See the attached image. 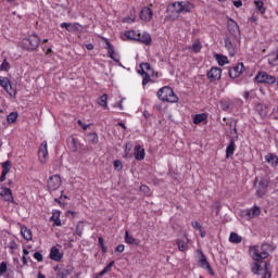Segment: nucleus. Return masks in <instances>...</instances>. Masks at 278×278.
<instances>
[{
	"label": "nucleus",
	"instance_id": "32",
	"mask_svg": "<svg viewBox=\"0 0 278 278\" xmlns=\"http://www.w3.org/2000/svg\"><path fill=\"white\" fill-rule=\"evenodd\" d=\"M268 64L270 66H278V50L275 51V52H271L269 55H268Z\"/></svg>",
	"mask_w": 278,
	"mask_h": 278
},
{
	"label": "nucleus",
	"instance_id": "52",
	"mask_svg": "<svg viewBox=\"0 0 278 278\" xmlns=\"http://www.w3.org/2000/svg\"><path fill=\"white\" fill-rule=\"evenodd\" d=\"M78 126H79L84 131H86V130L90 127V124H85L81 119H78Z\"/></svg>",
	"mask_w": 278,
	"mask_h": 278
},
{
	"label": "nucleus",
	"instance_id": "44",
	"mask_svg": "<svg viewBox=\"0 0 278 278\" xmlns=\"http://www.w3.org/2000/svg\"><path fill=\"white\" fill-rule=\"evenodd\" d=\"M113 167L116 172H121L124 168L123 163L119 160L113 161Z\"/></svg>",
	"mask_w": 278,
	"mask_h": 278
},
{
	"label": "nucleus",
	"instance_id": "3",
	"mask_svg": "<svg viewBox=\"0 0 278 278\" xmlns=\"http://www.w3.org/2000/svg\"><path fill=\"white\" fill-rule=\"evenodd\" d=\"M270 264H267L266 262H264V268L258 263H252L251 270L254 275H257L258 278H271L273 274L268 268Z\"/></svg>",
	"mask_w": 278,
	"mask_h": 278
},
{
	"label": "nucleus",
	"instance_id": "10",
	"mask_svg": "<svg viewBox=\"0 0 278 278\" xmlns=\"http://www.w3.org/2000/svg\"><path fill=\"white\" fill-rule=\"evenodd\" d=\"M39 162L46 164L49 160V150L47 141H41L38 152Z\"/></svg>",
	"mask_w": 278,
	"mask_h": 278
},
{
	"label": "nucleus",
	"instance_id": "54",
	"mask_svg": "<svg viewBox=\"0 0 278 278\" xmlns=\"http://www.w3.org/2000/svg\"><path fill=\"white\" fill-rule=\"evenodd\" d=\"M258 188L268 191V182H267V181H264V180H263V181H260V182H258Z\"/></svg>",
	"mask_w": 278,
	"mask_h": 278
},
{
	"label": "nucleus",
	"instance_id": "8",
	"mask_svg": "<svg viewBox=\"0 0 278 278\" xmlns=\"http://www.w3.org/2000/svg\"><path fill=\"white\" fill-rule=\"evenodd\" d=\"M0 86L9 93L10 97H16V89L12 86L9 77L1 76L0 77Z\"/></svg>",
	"mask_w": 278,
	"mask_h": 278
},
{
	"label": "nucleus",
	"instance_id": "47",
	"mask_svg": "<svg viewBox=\"0 0 278 278\" xmlns=\"http://www.w3.org/2000/svg\"><path fill=\"white\" fill-rule=\"evenodd\" d=\"M98 243H99V247L101 248V251L103 253H106L108 252V248L105 247L104 239L102 237L98 238Z\"/></svg>",
	"mask_w": 278,
	"mask_h": 278
},
{
	"label": "nucleus",
	"instance_id": "1",
	"mask_svg": "<svg viewBox=\"0 0 278 278\" xmlns=\"http://www.w3.org/2000/svg\"><path fill=\"white\" fill-rule=\"evenodd\" d=\"M156 97L162 102L178 103L179 97L175 93L170 86H163L156 92Z\"/></svg>",
	"mask_w": 278,
	"mask_h": 278
},
{
	"label": "nucleus",
	"instance_id": "31",
	"mask_svg": "<svg viewBox=\"0 0 278 278\" xmlns=\"http://www.w3.org/2000/svg\"><path fill=\"white\" fill-rule=\"evenodd\" d=\"M60 217H61V212L54 211V212H52V217H50V222H54V226L60 227V226H62V222H61Z\"/></svg>",
	"mask_w": 278,
	"mask_h": 278
},
{
	"label": "nucleus",
	"instance_id": "25",
	"mask_svg": "<svg viewBox=\"0 0 278 278\" xmlns=\"http://www.w3.org/2000/svg\"><path fill=\"white\" fill-rule=\"evenodd\" d=\"M181 13H191L194 10V4L190 1H180Z\"/></svg>",
	"mask_w": 278,
	"mask_h": 278
},
{
	"label": "nucleus",
	"instance_id": "64",
	"mask_svg": "<svg viewBox=\"0 0 278 278\" xmlns=\"http://www.w3.org/2000/svg\"><path fill=\"white\" fill-rule=\"evenodd\" d=\"M22 261H23L24 266L28 265V261H27V257L25 255H23Z\"/></svg>",
	"mask_w": 278,
	"mask_h": 278
},
{
	"label": "nucleus",
	"instance_id": "7",
	"mask_svg": "<svg viewBox=\"0 0 278 278\" xmlns=\"http://www.w3.org/2000/svg\"><path fill=\"white\" fill-rule=\"evenodd\" d=\"M254 80L257 84H267V85H275V83H277V78L275 76L264 71H260L254 77Z\"/></svg>",
	"mask_w": 278,
	"mask_h": 278
},
{
	"label": "nucleus",
	"instance_id": "4",
	"mask_svg": "<svg viewBox=\"0 0 278 278\" xmlns=\"http://www.w3.org/2000/svg\"><path fill=\"white\" fill-rule=\"evenodd\" d=\"M249 253H250V256L252 257V260H254L256 262L266 260L270 255V254H268V252L266 250H264V245H262V247L252 245L249 248Z\"/></svg>",
	"mask_w": 278,
	"mask_h": 278
},
{
	"label": "nucleus",
	"instance_id": "16",
	"mask_svg": "<svg viewBox=\"0 0 278 278\" xmlns=\"http://www.w3.org/2000/svg\"><path fill=\"white\" fill-rule=\"evenodd\" d=\"M168 11H172V13L174 14L172 20L173 21L177 20L179 17V15L182 14L181 2L180 1L173 2L169 5Z\"/></svg>",
	"mask_w": 278,
	"mask_h": 278
},
{
	"label": "nucleus",
	"instance_id": "57",
	"mask_svg": "<svg viewBox=\"0 0 278 278\" xmlns=\"http://www.w3.org/2000/svg\"><path fill=\"white\" fill-rule=\"evenodd\" d=\"M115 251L118 253H123L125 251V245L124 244H119L115 248Z\"/></svg>",
	"mask_w": 278,
	"mask_h": 278
},
{
	"label": "nucleus",
	"instance_id": "14",
	"mask_svg": "<svg viewBox=\"0 0 278 278\" xmlns=\"http://www.w3.org/2000/svg\"><path fill=\"white\" fill-rule=\"evenodd\" d=\"M222 75H223V70L220 67H212L207 72V78L210 79L211 83L222 79Z\"/></svg>",
	"mask_w": 278,
	"mask_h": 278
},
{
	"label": "nucleus",
	"instance_id": "45",
	"mask_svg": "<svg viewBox=\"0 0 278 278\" xmlns=\"http://www.w3.org/2000/svg\"><path fill=\"white\" fill-rule=\"evenodd\" d=\"M139 67L147 72H153V68L149 62H141Z\"/></svg>",
	"mask_w": 278,
	"mask_h": 278
},
{
	"label": "nucleus",
	"instance_id": "36",
	"mask_svg": "<svg viewBox=\"0 0 278 278\" xmlns=\"http://www.w3.org/2000/svg\"><path fill=\"white\" fill-rule=\"evenodd\" d=\"M254 5L256 8V10L262 14H266V8L264 7V1L262 0H255L254 1Z\"/></svg>",
	"mask_w": 278,
	"mask_h": 278
},
{
	"label": "nucleus",
	"instance_id": "41",
	"mask_svg": "<svg viewBox=\"0 0 278 278\" xmlns=\"http://www.w3.org/2000/svg\"><path fill=\"white\" fill-rule=\"evenodd\" d=\"M2 173L8 175L12 168V161H5L4 163H2Z\"/></svg>",
	"mask_w": 278,
	"mask_h": 278
},
{
	"label": "nucleus",
	"instance_id": "27",
	"mask_svg": "<svg viewBox=\"0 0 278 278\" xmlns=\"http://www.w3.org/2000/svg\"><path fill=\"white\" fill-rule=\"evenodd\" d=\"M262 214V208L258 207V206H253L252 208H250L248 212H247V216L250 218V219H253L254 217H257Z\"/></svg>",
	"mask_w": 278,
	"mask_h": 278
},
{
	"label": "nucleus",
	"instance_id": "30",
	"mask_svg": "<svg viewBox=\"0 0 278 278\" xmlns=\"http://www.w3.org/2000/svg\"><path fill=\"white\" fill-rule=\"evenodd\" d=\"M207 121V114L206 113H199L193 116V124L200 125Z\"/></svg>",
	"mask_w": 278,
	"mask_h": 278
},
{
	"label": "nucleus",
	"instance_id": "43",
	"mask_svg": "<svg viewBox=\"0 0 278 278\" xmlns=\"http://www.w3.org/2000/svg\"><path fill=\"white\" fill-rule=\"evenodd\" d=\"M17 117H18V114H17L16 112H11V113L8 115V122H9L10 124H13V123L16 122Z\"/></svg>",
	"mask_w": 278,
	"mask_h": 278
},
{
	"label": "nucleus",
	"instance_id": "23",
	"mask_svg": "<svg viewBox=\"0 0 278 278\" xmlns=\"http://www.w3.org/2000/svg\"><path fill=\"white\" fill-rule=\"evenodd\" d=\"M138 42L143 43L144 46H150L152 43V37L149 33H139Z\"/></svg>",
	"mask_w": 278,
	"mask_h": 278
},
{
	"label": "nucleus",
	"instance_id": "50",
	"mask_svg": "<svg viewBox=\"0 0 278 278\" xmlns=\"http://www.w3.org/2000/svg\"><path fill=\"white\" fill-rule=\"evenodd\" d=\"M41 51H43V54H46V56H49L50 54L53 53V49H52V46L48 47L47 46H43L41 48Z\"/></svg>",
	"mask_w": 278,
	"mask_h": 278
},
{
	"label": "nucleus",
	"instance_id": "46",
	"mask_svg": "<svg viewBox=\"0 0 278 278\" xmlns=\"http://www.w3.org/2000/svg\"><path fill=\"white\" fill-rule=\"evenodd\" d=\"M84 232V225L83 223H78V225H76V230L74 231V233H76V236L81 237Z\"/></svg>",
	"mask_w": 278,
	"mask_h": 278
},
{
	"label": "nucleus",
	"instance_id": "21",
	"mask_svg": "<svg viewBox=\"0 0 278 278\" xmlns=\"http://www.w3.org/2000/svg\"><path fill=\"white\" fill-rule=\"evenodd\" d=\"M62 258L63 254L60 252V250L56 247H52V249H50V260L60 262Z\"/></svg>",
	"mask_w": 278,
	"mask_h": 278
},
{
	"label": "nucleus",
	"instance_id": "49",
	"mask_svg": "<svg viewBox=\"0 0 278 278\" xmlns=\"http://www.w3.org/2000/svg\"><path fill=\"white\" fill-rule=\"evenodd\" d=\"M151 81V76L149 73L142 75V86L146 87Z\"/></svg>",
	"mask_w": 278,
	"mask_h": 278
},
{
	"label": "nucleus",
	"instance_id": "2",
	"mask_svg": "<svg viewBox=\"0 0 278 278\" xmlns=\"http://www.w3.org/2000/svg\"><path fill=\"white\" fill-rule=\"evenodd\" d=\"M39 46L40 37L37 34H31L22 40V47L29 52L37 51Z\"/></svg>",
	"mask_w": 278,
	"mask_h": 278
},
{
	"label": "nucleus",
	"instance_id": "9",
	"mask_svg": "<svg viewBox=\"0 0 278 278\" xmlns=\"http://www.w3.org/2000/svg\"><path fill=\"white\" fill-rule=\"evenodd\" d=\"M105 50L108 51V56L115 63H119V54L115 52L114 46L110 42L108 38H104Z\"/></svg>",
	"mask_w": 278,
	"mask_h": 278
},
{
	"label": "nucleus",
	"instance_id": "5",
	"mask_svg": "<svg viewBox=\"0 0 278 278\" xmlns=\"http://www.w3.org/2000/svg\"><path fill=\"white\" fill-rule=\"evenodd\" d=\"M224 43L229 56L235 58L238 54V50L240 49V41H238L237 38L227 36L224 40Z\"/></svg>",
	"mask_w": 278,
	"mask_h": 278
},
{
	"label": "nucleus",
	"instance_id": "20",
	"mask_svg": "<svg viewBox=\"0 0 278 278\" xmlns=\"http://www.w3.org/2000/svg\"><path fill=\"white\" fill-rule=\"evenodd\" d=\"M236 150H237V143L235 139H230L226 148V159L229 160L232 155H235Z\"/></svg>",
	"mask_w": 278,
	"mask_h": 278
},
{
	"label": "nucleus",
	"instance_id": "60",
	"mask_svg": "<svg viewBox=\"0 0 278 278\" xmlns=\"http://www.w3.org/2000/svg\"><path fill=\"white\" fill-rule=\"evenodd\" d=\"M138 74L142 77L148 74V72L144 68L140 67V70H138Z\"/></svg>",
	"mask_w": 278,
	"mask_h": 278
},
{
	"label": "nucleus",
	"instance_id": "63",
	"mask_svg": "<svg viewBox=\"0 0 278 278\" xmlns=\"http://www.w3.org/2000/svg\"><path fill=\"white\" fill-rule=\"evenodd\" d=\"M7 175H8V174H5V173H2V174H1V177H0V181H1V182L5 181Z\"/></svg>",
	"mask_w": 278,
	"mask_h": 278
},
{
	"label": "nucleus",
	"instance_id": "12",
	"mask_svg": "<svg viewBox=\"0 0 278 278\" xmlns=\"http://www.w3.org/2000/svg\"><path fill=\"white\" fill-rule=\"evenodd\" d=\"M62 185V179L59 175H52L48 178V190L56 191Z\"/></svg>",
	"mask_w": 278,
	"mask_h": 278
},
{
	"label": "nucleus",
	"instance_id": "53",
	"mask_svg": "<svg viewBox=\"0 0 278 278\" xmlns=\"http://www.w3.org/2000/svg\"><path fill=\"white\" fill-rule=\"evenodd\" d=\"M8 270V265L5 262H2L0 265V275L2 276Z\"/></svg>",
	"mask_w": 278,
	"mask_h": 278
},
{
	"label": "nucleus",
	"instance_id": "17",
	"mask_svg": "<svg viewBox=\"0 0 278 278\" xmlns=\"http://www.w3.org/2000/svg\"><path fill=\"white\" fill-rule=\"evenodd\" d=\"M80 27H81V24H79L78 22H76V23L63 22V23H61V28L67 30V33H72V34H75V33L79 31Z\"/></svg>",
	"mask_w": 278,
	"mask_h": 278
},
{
	"label": "nucleus",
	"instance_id": "35",
	"mask_svg": "<svg viewBox=\"0 0 278 278\" xmlns=\"http://www.w3.org/2000/svg\"><path fill=\"white\" fill-rule=\"evenodd\" d=\"M97 103L99 106H101L103 109H108V94L106 93L101 94L98 98Z\"/></svg>",
	"mask_w": 278,
	"mask_h": 278
},
{
	"label": "nucleus",
	"instance_id": "62",
	"mask_svg": "<svg viewBox=\"0 0 278 278\" xmlns=\"http://www.w3.org/2000/svg\"><path fill=\"white\" fill-rule=\"evenodd\" d=\"M10 249L11 250H16L17 249V244H16V242H11V244H10Z\"/></svg>",
	"mask_w": 278,
	"mask_h": 278
},
{
	"label": "nucleus",
	"instance_id": "33",
	"mask_svg": "<svg viewBox=\"0 0 278 278\" xmlns=\"http://www.w3.org/2000/svg\"><path fill=\"white\" fill-rule=\"evenodd\" d=\"M86 139H87V142L90 144H98V142H99V137H98L97 132H88L86 135Z\"/></svg>",
	"mask_w": 278,
	"mask_h": 278
},
{
	"label": "nucleus",
	"instance_id": "11",
	"mask_svg": "<svg viewBox=\"0 0 278 278\" xmlns=\"http://www.w3.org/2000/svg\"><path fill=\"white\" fill-rule=\"evenodd\" d=\"M244 73V63L239 62L235 66L229 68V77L231 79H238Z\"/></svg>",
	"mask_w": 278,
	"mask_h": 278
},
{
	"label": "nucleus",
	"instance_id": "13",
	"mask_svg": "<svg viewBox=\"0 0 278 278\" xmlns=\"http://www.w3.org/2000/svg\"><path fill=\"white\" fill-rule=\"evenodd\" d=\"M153 10L149 7H143L139 13V18L146 23H149L153 18Z\"/></svg>",
	"mask_w": 278,
	"mask_h": 278
},
{
	"label": "nucleus",
	"instance_id": "37",
	"mask_svg": "<svg viewBox=\"0 0 278 278\" xmlns=\"http://www.w3.org/2000/svg\"><path fill=\"white\" fill-rule=\"evenodd\" d=\"M202 49H203V45H202V42L200 40L193 41V43H192V52L194 54L200 53L202 51Z\"/></svg>",
	"mask_w": 278,
	"mask_h": 278
},
{
	"label": "nucleus",
	"instance_id": "51",
	"mask_svg": "<svg viewBox=\"0 0 278 278\" xmlns=\"http://www.w3.org/2000/svg\"><path fill=\"white\" fill-rule=\"evenodd\" d=\"M268 190H266V189H262V188H258L257 190H256V197H258V198H264L265 195H266V192H267Z\"/></svg>",
	"mask_w": 278,
	"mask_h": 278
},
{
	"label": "nucleus",
	"instance_id": "6",
	"mask_svg": "<svg viewBox=\"0 0 278 278\" xmlns=\"http://www.w3.org/2000/svg\"><path fill=\"white\" fill-rule=\"evenodd\" d=\"M227 29L230 38H235L238 42L242 41V35L240 34V26L233 18H228Z\"/></svg>",
	"mask_w": 278,
	"mask_h": 278
},
{
	"label": "nucleus",
	"instance_id": "34",
	"mask_svg": "<svg viewBox=\"0 0 278 278\" xmlns=\"http://www.w3.org/2000/svg\"><path fill=\"white\" fill-rule=\"evenodd\" d=\"M215 58H216V61L219 66H225V65L229 64L228 56H226L224 54H216Z\"/></svg>",
	"mask_w": 278,
	"mask_h": 278
},
{
	"label": "nucleus",
	"instance_id": "61",
	"mask_svg": "<svg viewBox=\"0 0 278 278\" xmlns=\"http://www.w3.org/2000/svg\"><path fill=\"white\" fill-rule=\"evenodd\" d=\"M251 97V92L250 91H244L243 93V98L245 101H249V98Z\"/></svg>",
	"mask_w": 278,
	"mask_h": 278
},
{
	"label": "nucleus",
	"instance_id": "18",
	"mask_svg": "<svg viewBox=\"0 0 278 278\" xmlns=\"http://www.w3.org/2000/svg\"><path fill=\"white\" fill-rule=\"evenodd\" d=\"M0 195L3 198V200H4L5 202L16 204V202L14 201L12 191H11L10 189H8V188H2V189H1V192H0Z\"/></svg>",
	"mask_w": 278,
	"mask_h": 278
},
{
	"label": "nucleus",
	"instance_id": "22",
	"mask_svg": "<svg viewBox=\"0 0 278 278\" xmlns=\"http://www.w3.org/2000/svg\"><path fill=\"white\" fill-rule=\"evenodd\" d=\"M125 243L127 244H131V245H135V247H139L141 241L137 238H134L131 235H129V231L126 230L125 231Z\"/></svg>",
	"mask_w": 278,
	"mask_h": 278
},
{
	"label": "nucleus",
	"instance_id": "28",
	"mask_svg": "<svg viewBox=\"0 0 278 278\" xmlns=\"http://www.w3.org/2000/svg\"><path fill=\"white\" fill-rule=\"evenodd\" d=\"M265 161L270 164L273 167H277L278 165V156H276L273 152L266 154Z\"/></svg>",
	"mask_w": 278,
	"mask_h": 278
},
{
	"label": "nucleus",
	"instance_id": "19",
	"mask_svg": "<svg viewBox=\"0 0 278 278\" xmlns=\"http://www.w3.org/2000/svg\"><path fill=\"white\" fill-rule=\"evenodd\" d=\"M134 156L137 161H142L146 159V150L142 146H135L134 148Z\"/></svg>",
	"mask_w": 278,
	"mask_h": 278
},
{
	"label": "nucleus",
	"instance_id": "48",
	"mask_svg": "<svg viewBox=\"0 0 278 278\" xmlns=\"http://www.w3.org/2000/svg\"><path fill=\"white\" fill-rule=\"evenodd\" d=\"M140 192H142L147 197L151 195V189L146 185L140 186Z\"/></svg>",
	"mask_w": 278,
	"mask_h": 278
},
{
	"label": "nucleus",
	"instance_id": "24",
	"mask_svg": "<svg viewBox=\"0 0 278 278\" xmlns=\"http://www.w3.org/2000/svg\"><path fill=\"white\" fill-rule=\"evenodd\" d=\"M189 243H190V240L187 237H185L184 239L177 240L178 250L180 252L188 251L189 250Z\"/></svg>",
	"mask_w": 278,
	"mask_h": 278
},
{
	"label": "nucleus",
	"instance_id": "58",
	"mask_svg": "<svg viewBox=\"0 0 278 278\" xmlns=\"http://www.w3.org/2000/svg\"><path fill=\"white\" fill-rule=\"evenodd\" d=\"M233 7L237 8V9L242 8V0H236V1H233Z\"/></svg>",
	"mask_w": 278,
	"mask_h": 278
},
{
	"label": "nucleus",
	"instance_id": "29",
	"mask_svg": "<svg viewBox=\"0 0 278 278\" xmlns=\"http://www.w3.org/2000/svg\"><path fill=\"white\" fill-rule=\"evenodd\" d=\"M21 233H22V236L25 240H27V241L33 240V231L28 227L22 226L21 227Z\"/></svg>",
	"mask_w": 278,
	"mask_h": 278
},
{
	"label": "nucleus",
	"instance_id": "38",
	"mask_svg": "<svg viewBox=\"0 0 278 278\" xmlns=\"http://www.w3.org/2000/svg\"><path fill=\"white\" fill-rule=\"evenodd\" d=\"M229 242L239 244L242 242V237H240L237 232H231L229 237Z\"/></svg>",
	"mask_w": 278,
	"mask_h": 278
},
{
	"label": "nucleus",
	"instance_id": "40",
	"mask_svg": "<svg viewBox=\"0 0 278 278\" xmlns=\"http://www.w3.org/2000/svg\"><path fill=\"white\" fill-rule=\"evenodd\" d=\"M115 265V261L110 262L100 273L99 276H104L106 273L112 270V267Z\"/></svg>",
	"mask_w": 278,
	"mask_h": 278
},
{
	"label": "nucleus",
	"instance_id": "55",
	"mask_svg": "<svg viewBox=\"0 0 278 278\" xmlns=\"http://www.w3.org/2000/svg\"><path fill=\"white\" fill-rule=\"evenodd\" d=\"M191 226L199 231L203 229L202 225L199 222H192Z\"/></svg>",
	"mask_w": 278,
	"mask_h": 278
},
{
	"label": "nucleus",
	"instance_id": "59",
	"mask_svg": "<svg viewBox=\"0 0 278 278\" xmlns=\"http://www.w3.org/2000/svg\"><path fill=\"white\" fill-rule=\"evenodd\" d=\"M85 48H86L87 51H92V50H94L93 43H86V45H85Z\"/></svg>",
	"mask_w": 278,
	"mask_h": 278
},
{
	"label": "nucleus",
	"instance_id": "56",
	"mask_svg": "<svg viewBox=\"0 0 278 278\" xmlns=\"http://www.w3.org/2000/svg\"><path fill=\"white\" fill-rule=\"evenodd\" d=\"M34 257L38 261V262H42L43 261V256L40 252H36L34 254Z\"/></svg>",
	"mask_w": 278,
	"mask_h": 278
},
{
	"label": "nucleus",
	"instance_id": "15",
	"mask_svg": "<svg viewBox=\"0 0 278 278\" xmlns=\"http://www.w3.org/2000/svg\"><path fill=\"white\" fill-rule=\"evenodd\" d=\"M199 266L202 267L203 269H206L210 275H212V276L215 275L214 269L212 268L210 262H207V258L203 252H201V258L199 260Z\"/></svg>",
	"mask_w": 278,
	"mask_h": 278
},
{
	"label": "nucleus",
	"instance_id": "26",
	"mask_svg": "<svg viewBox=\"0 0 278 278\" xmlns=\"http://www.w3.org/2000/svg\"><path fill=\"white\" fill-rule=\"evenodd\" d=\"M124 37L128 40L138 41V39H140V33H137L136 30H126Z\"/></svg>",
	"mask_w": 278,
	"mask_h": 278
},
{
	"label": "nucleus",
	"instance_id": "39",
	"mask_svg": "<svg viewBox=\"0 0 278 278\" xmlns=\"http://www.w3.org/2000/svg\"><path fill=\"white\" fill-rule=\"evenodd\" d=\"M71 275V270L61 268L59 271H56V277L55 278H68Z\"/></svg>",
	"mask_w": 278,
	"mask_h": 278
},
{
	"label": "nucleus",
	"instance_id": "42",
	"mask_svg": "<svg viewBox=\"0 0 278 278\" xmlns=\"http://www.w3.org/2000/svg\"><path fill=\"white\" fill-rule=\"evenodd\" d=\"M10 70H11V64H10V62H9L7 59H4L3 62H2V64H1V66H0V71L8 73Z\"/></svg>",
	"mask_w": 278,
	"mask_h": 278
}]
</instances>
